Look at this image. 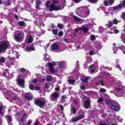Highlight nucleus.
I'll use <instances>...</instances> for the list:
<instances>
[{"mask_svg":"<svg viewBox=\"0 0 125 125\" xmlns=\"http://www.w3.org/2000/svg\"><path fill=\"white\" fill-rule=\"evenodd\" d=\"M33 83H38V80H37V79H34V80H33Z\"/></svg>","mask_w":125,"mask_h":125,"instance_id":"nucleus-62","label":"nucleus"},{"mask_svg":"<svg viewBox=\"0 0 125 125\" xmlns=\"http://www.w3.org/2000/svg\"><path fill=\"white\" fill-rule=\"evenodd\" d=\"M119 32V30H118V29H115L114 30V34H118Z\"/></svg>","mask_w":125,"mask_h":125,"instance_id":"nucleus-50","label":"nucleus"},{"mask_svg":"<svg viewBox=\"0 0 125 125\" xmlns=\"http://www.w3.org/2000/svg\"><path fill=\"white\" fill-rule=\"evenodd\" d=\"M112 22H113V24H118V23H119V21L117 19L114 20Z\"/></svg>","mask_w":125,"mask_h":125,"instance_id":"nucleus-41","label":"nucleus"},{"mask_svg":"<svg viewBox=\"0 0 125 125\" xmlns=\"http://www.w3.org/2000/svg\"><path fill=\"white\" fill-rule=\"evenodd\" d=\"M9 46H10V44L8 41L3 42L0 44V53H1L2 51H4V50L8 49Z\"/></svg>","mask_w":125,"mask_h":125,"instance_id":"nucleus-1","label":"nucleus"},{"mask_svg":"<svg viewBox=\"0 0 125 125\" xmlns=\"http://www.w3.org/2000/svg\"><path fill=\"white\" fill-rule=\"evenodd\" d=\"M81 89H82V90H85V89H86L85 86H84V85L81 86Z\"/></svg>","mask_w":125,"mask_h":125,"instance_id":"nucleus-46","label":"nucleus"},{"mask_svg":"<svg viewBox=\"0 0 125 125\" xmlns=\"http://www.w3.org/2000/svg\"><path fill=\"white\" fill-rule=\"evenodd\" d=\"M73 18L75 21L77 22H81L82 21V19L79 18V17H76L75 16H73Z\"/></svg>","mask_w":125,"mask_h":125,"instance_id":"nucleus-18","label":"nucleus"},{"mask_svg":"<svg viewBox=\"0 0 125 125\" xmlns=\"http://www.w3.org/2000/svg\"><path fill=\"white\" fill-rule=\"evenodd\" d=\"M60 107L61 110V111H62L61 114H63V111H64V107H63V105H62V104H60Z\"/></svg>","mask_w":125,"mask_h":125,"instance_id":"nucleus-32","label":"nucleus"},{"mask_svg":"<svg viewBox=\"0 0 125 125\" xmlns=\"http://www.w3.org/2000/svg\"><path fill=\"white\" fill-rule=\"evenodd\" d=\"M60 6H57L56 5H54L53 4H51L50 7H49V11H53V10H60Z\"/></svg>","mask_w":125,"mask_h":125,"instance_id":"nucleus-4","label":"nucleus"},{"mask_svg":"<svg viewBox=\"0 0 125 125\" xmlns=\"http://www.w3.org/2000/svg\"><path fill=\"white\" fill-rule=\"evenodd\" d=\"M27 124L28 125H32V120H28L27 122V124Z\"/></svg>","mask_w":125,"mask_h":125,"instance_id":"nucleus-47","label":"nucleus"},{"mask_svg":"<svg viewBox=\"0 0 125 125\" xmlns=\"http://www.w3.org/2000/svg\"><path fill=\"white\" fill-rule=\"evenodd\" d=\"M83 83H86L87 82H88V78L85 77L83 79L82 81Z\"/></svg>","mask_w":125,"mask_h":125,"instance_id":"nucleus-26","label":"nucleus"},{"mask_svg":"<svg viewBox=\"0 0 125 125\" xmlns=\"http://www.w3.org/2000/svg\"><path fill=\"white\" fill-rule=\"evenodd\" d=\"M54 66H56V62H52L48 63V66L49 68V71L51 74L57 73V70L54 69Z\"/></svg>","mask_w":125,"mask_h":125,"instance_id":"nucleus-2","label":"nucleus"},{"mask_svg":"<svg viewBox=\"0 0 125 125\" xmlns=\"http://www.w3.org/2000/svg\"><path fill=\"white\" fill-rule=\"evenodd\" d=\"M94 72H95V68L91 69V74H93V73H94Z\"/></svg>","mask_w":125,"mask_h":125,"instance_id":"nucleus-54","label":"nucleus"},{"mask_svg":"<svg viewBox=\"0 0 125 125\" xmlns=\"http://www.w3.org/2000/svg\"><path fill=\"white\" fill-rule=\"evenodd\" d=\"M100 83L102 86H104L105 84H104V82H103V80H100Z\"/></svg>","mask_w":125,"mask_h":125,"instance_id":"nucleus-44","label":"nucleus"},{"mask_svg":"<svg viewBox=\"0 0 125 125\" xmlns=\"http://www.w3.org/2000/svg\"><path fill=\"white\" fill-rule=\"evenodd\" d=\"M122 7H124V6H125V0H124V1L122 4Z\"/></svg>","mask_w":125,"mask_h":125,"instance_id":"nucleus-58","label":"nucleus"},{"mask_svg":"<svg viewBox=\"0 0 125 125\" xmlns=\"http://www.w3.org/2000/svg\"><path fill=\"white\" fill-rule=\"evenodd\" d=\"M104 3L105 6H108L109 5V2L108 0L104 1Z\"/></svg>","mask_w":125,"mask_h":125,"instance_id":"nucleus-30","label":"nucleus"},{"mask_svg":"<svg viewBox=\"0 0 125 125\" xmlns=\"http://www.w3.org/2000/svg\"><path fill=\"white\" fill-rule=\"evenodd\" d=\"M18 83L22 87L25 85V81L21 79H18Z\"/></svg>","mask_w":125,"mask_h":125,"instance_id":"nucleus-11","label":"nucleus"},{"mask_svg":"<svg viewBox=\"0 0 125 125\" xmlns=\"http://www.w3.org/2000/svg\"><path fill=\"white\" fill-rule=\"evenodd\" d=\"M79 30L80 31H83V33H84V34L88 33V31H89V29H88V28L85 27L84 25H83L82 26H81V27L79 28Z\"/></svg>","mask_w":125,"mask_h":125,"instance_id":"nucleus-7","label":"nucleus"},{"mask_svg":"<svg viewBox=\"0 0 125 125\" xmlns=\"http://www.w3.org/2000/svg\"><path fill=\"white\" fill-rule=\"evenodd\" d=\"M51 48L52 50H58L59 49V45L57 43H54L52 44Z\"/></svg>","mask_w":125,"mask_h":125,"instance_id":"nucleus-9","label":"nucleus"},{"mask_svg":"<svg viewBox=\"0 0 125 125\" xmlns=\"http://www.w3.org/2000/svg\"><path fill=\"white\" fill-rule=\"evenodd\" d=\"M100 91L103 93L106 92V89H105L104 88H102L100 89Z\"/></svg>","mask_w":125,"mask_h":125,"instance_id":"nucleus-42","label":"nucleus"},{"mask_svg":"<svg viewBox=\"0 0 125 125\" xmlns=\"http://www.w3.org/2000/svg\"><path fill=\"white\" fill-rule=\"evenodd\" d=\"M121 17L122 19H123V20H125V14L122 15V16H121Z\"/></svg>","mask_w":125,"mask_h":125,"instance_id":"nucleus-53","label":"nucleus"},{"mask_svg":"<svg viewBox=\"0 0 125 125\" xmlns=\"http://www.w3.org/2000/svg\"><path fill=\"white\" fill-rule=\"evenodd\" d=\"M111 110H113V111L118 112V111H120V110H121V106H120V105H112L111 106Z\"/></svg>","mask_w":125,"mask_h":125,"instance_id":"nucleus-6","label":"nucleus"},{"mask_svg":"<svg viewBox=\"0 0 125 125\" xmlns=\"http://www.w3.org/2000/svg\"><path fill=\"white\" fill-rule=\"evenodd\" d=\"M79 121H80L79 119V117L74 118L72 119V123H76V122H79Z\"/></svg>","mask_w":125,"mask_h":125,"instance_id":"nucleus-20","label":"nucleus"},{"mask_svg":"<svg viewBox=\"0 0 125 125\" xmlns=\"http://www.w3.org/2000/svg\"><path fill=\"white\" fill-rule=\"evenodd\" d=\"M0 63H5V59L4 58V57H0Z\"/></svg>","mask_w":125,"mask_h":125,"instance_id":"nucleus-19","label":"nucleus"},{"mask_svg":"<svg viewBox=\"0 0 125 125\" xmlns=\"http://www.w3.org/2000/svg\"><path fill=\"white\" fill-rule=\"evenodd\" d=\"M89 2H91V3H96L98 0H87Z\"/></svg>","mask_w":125,"mask_h":125,"instance_id":"nucleus-27","label":"nucleus"},{"mask_svg":"<svg viewBox=\"0 0 125 125\" xmlns=\"http://www.w3.org/2000/svg\"><path fill=\"white\" fill-rule=\"evenodd\" d=\"M81 7L84 10H87L86 12H85V14L87 16H89V14L90 13V10H89V9L88 8H87V7H86V6H82Z\"/></svg>","mask_w":125,"mask_h":125,"instance_id":"nucleus-8","label":"nucleus"},{"mask_svg":"<svg viewBox=\"0 0 125 125\" xmlns=\"http://www.w3.org/2000/svg\"><path fill=\"white\" fill-rule=\"evenodd\" d=\"M52 33L54 35H57V34H58V32L56 29H53Z\"/></svg>","mask_w":125,"mask_h":125,"instance_id":"nucleus-34","label":"nucleus"},{"mask_svg":"<svg viewBox=\"0 0 125 125\" xmlns=\"http://www.w3.org/2000/svg\"><path fill=\"white\" fill-rule=\"evenodd\" d=\"M51 97H52L53 99H57V98L59 97V94L56 92L53 93L51 95Z\"/></svg>","mask_w":125,"mask_h":125,"instance_id":"nucleus-12","label":"nucleus"},{"mask_svg":"<svg viewBox=\"0 0 125 125\" xmlns=\"http://www.w3.org/2000/svg\"><path fill=\"white\" fill-rule=\"evenodd\" d=\"M76 82V80H68V82L69 83V84H72L73 83H74Z\"/></svg>","mask_w":125,"mask_h":125,"instance_id":"nucleus-22","label":"nucleus"},{"mask_svg":"<svg viewBox=\"0 0 125 125\" xmlns=\"http://www.w3.org/2000/svg\"><path fill=\"white\" fill-rule=\"evenodd\" d=\"M21 73H24V72H26V69L24 68H21Z\"/></svg>","mask_w":125,"mask_h":125,"instance_id":"nucleus-48","label":"nucleus"},{"mask_svg":"<svg viewBox=\"0 0 125 125\" xmlns=\"http://www.w3.org/2000/svg\"><path fill=\"white\" fill-rule=\"evenodd\" d=\"M58 2H59V1L55 0H53L52 3V4H53L54 5H56V3H58Z\"/></svg>","mask_w":125,"mask_h":125,"instance_id":"nucleus-38","label":"nucleus"},{"mask_svg":"<svg viewBox=\"0 0 125 125\" xmlns=\"http://www.w3.org/2000/svg\"><path fill=\"white\" fill-rule=\"evenodd\" d=\"M58 36L59 37H62L63 36V31H60L59 33H58Z\"/></svg>","mask_w":125,"mask_h":125,"instance_id":"nucleus-40","label":"nucleus"},{"mask_svg":"<svg viewBox=\"0 0 125 125\" xmlns=\"http://www.w3.org/2000/svg\"><path fill=\"white\" fill-rule=\"evenodd\" d=\"M91 41H95L96 40V37L94 35H92L90 37Z\"/></svg>","mask_w":125,"mask_h":125,"instance_id":"nucleus-33","label":"nucleus"},{"mask_svg":"<svg viewBox=\"0 0 125 125\" xmlns=\"http://www.w3.org/2000/svg\"><path fill=\"white\" fill-rule=\"evenodd\" d=\"M7 118L9 123L12 122V117L11 116H7Z\"/></svg>","mask_w":125,"mask_h":125,"instance_id":"nucleus-23","label":"nucleus"},{"mask_svg":"<svg viewBox=\"0 0 125 125\" xmlns=\"http://www.w3.org/2000/svg\"><path fill=\"white\" fill-rule=\"evenodd\" d=\"M14 17L17 20H18V19H19V17L17 15H15Z\"/></svg>","mask_w":125,"mask_h":125,"instance_id":"nucleus-55","label":"nucleus"},{"mask_svg":"<svg viewBox=\"0 0 125 125\" xmlns=\"http://www.w3.org/2000/svg\"><path fill=\"white\" fill-rule=\"evenodd\" d=\"M36 7L37 9H39L40 8V6L41 4H42V1H40V0H37L36 1Z\"/></svg>","mask_w":125,"mask_h":125,"instance_id":"nucleus-14","label":"nucleus"},{"mask_svg":"<svg viewBox=\"0 0 125 125\" xmlns=\"http://www.w3.org/2000/svg\"><path fill=\"white\" fill-rule=\"evenodd\" d=\"M19 25L21 26V27H23L25 25V22L23 21H20L19 22Z\"/></svg>","mask_w":125,"mask_h":125,"instance_id":"nucleus-25","label":"nucleus"},{"mask_svg":"<svg viewBox=\"0 0 125 125\" xmlns=\"http://www.w3.org/2000/svg\"><path fill=\"white\" fill-rule=\"evenodd\" d=\"M36 90H40L41 88L39 87H35Z\"/></svg>","mask_w":125,"mask_h":125,"instance_id":"nucleus-64","label":"nucleus"},{"mask_svg":"<svg viewBox=\"0 0 125 125\" xmlns=\"http://www.w3.org/2000/svg\"><path fill=\"white\" fill-rule=\"evenodd\" d=\"M113 25L114 22H113V21H109L107 26L108 27V28H111V27H112Z\"/></svg>","mask_w":125,"mask_h":125,"instance_id":"nucleus-17","label":"nucleus"},{"mask_svg":"<svg viewBox=\"0 0 125 125\" xmlns=\"http://www.w3.org/2000/svg\"><path fill=\"white\" fill-rule=\"evenodd\" d=\"M58 28H59L61 30L63 29V24L59 23L58 24Z\"/></svg>","mask_w":125,"mask_h":125,"instance_id":"nucleus-35","label":"nucleus"},{"mask_svg":"<svg viewBox=\"0 0 125 125\" xmlns=\"http://www.w3.org/2000/svg\"><path fill=\"white\" fill-rule=\"evenodd\" d=\"M59 90H60V88H59V87H56L55 88V91H59Z\"/></svg>","mask_w":125,"mask_h":125,"instance_id":"nucleus-61","label":"nucleus"},{"mask_svg":"<svg viewBox=\"0 0 125 125\" xmlns=\"http://www.w3.org/2000/svg\"><path fill=\"white\" fill-rule=\"evenodd\" d=\"M59 65H60V67L62 68H64V63L63 62H59Z\"/></svg>","mask_w":125,"mask_h":125,"instance_id":"nucleus-37","label":"nucleus"},{"mask_svg":"<svg viewBox=\"0 0 125 125\" xmlns=\"http://www.w3.org/2000/svg\"><path fill=\"white\" fill-rule=\"evenodd\" d=\"M85 109H89V106H90V101L86 100L84 104Z\"/></svg>","mask_w":125,"mask_h":125,"instance_id":"nucleus-10","label":"nucleus"},{"mask_svg":"<svg viewBox=\"0 0 125 125\" xmlns=\"http://www.w3.org/2000/svg\"><path fill=\"white\" fill-rule=\"evenodd\" d=\"M52 76L51 75H47L46 80L48 82H51L52 81Z\"/></svg>","mask_w":125,"mask_h":125,"instance_id":"nucleus-16","label":"nucleus"},{"mask_svg":"<svg viewBox=\"0 0 125 125\" xmlns=\"http://www.w3.org/2000/svg\"><path fill=\"white\" fill-rule=\"evenodd\" d=\"M22 39V35H21V33H19L14 36V40H15L16 42H19V41H21Z\"/></svg>","mask_w":125,"mask_h":125,"instance_id":"nucleus-5","label":"nucleus"},{"mask_svg":"<svg viewBox=\"0 0 125 125\" xmlns=\"http://www.w3.org/2000/svg\"><path fill=\"white\" fill-rule=\"evenodd\" d=\"M24 97L25 98V99H26L27 100H28V101H30L31 100H32V99H33V97L29 96V97H27V96H24Z\"/></svg>","mask_w":125,"mask_h":125,"instance_id":"nucleus-24","label":"nucleus"},{"mask_svg":"<svg viewBox=\"0 0 125 125\" xmlns=\"http://www.w3.org/2000/svg\"><path fill=\"white\" fill-rule=\"evenodd\" d=\"M120 8H123V6L122 5V4H120L118 5L117 6H115L113 7V10H118V9H120Z\"/></svg>","mask_w":125,"mask_h":125,"instance_id":"nucleus-13","label":"nucleus"},{"mask_svg":"<svg viewBox=\"0 0 125 125\" xmlns=\"http://www.w3.org/2000/svg\"><path fill=\"white\" fill-rule=\"evenodd\" d=\"M33 41H34V39H33V37L30 36L28 40V43H31L32 42H33Z\"/></svg>","mask_w":125,"mask_h":125,"instance_id":"nucleus-21","label":"nucleus"},{"mask_svg":"<svg viewBox=\"0 0 125 125\" xmlns=\"http://www.w3.org/2000/svg\"><path fill=\"white\" fill-rule=\"evenodd\" d=\"M26 49L27 51H28V52H30L31 51H34V50H35V48H34V47L33 46H31V47H26Z\"/></svg>","mask_w":125,"mask_h":125,"instance_id":"nucleus-15","label":"nucleus"},{"mask_svg":"<svg viewBox=\"0 0 125 125\" xmlns=\"http://www.w3.org/2000/svg\"><path fill=\"white\" fill-rule=\"evenodd\" d=\"M29 88L31 90H35V86L33 84H29Z\"/></svg>","mask_w":125,"mask_h":125,"instance_id":"nucleus-28","label":"nucleus"},{"mask_svg":"<svg viewBox=\"0 0 125 125\" xmlns=\"http://www.w3.org/2000/svg\"><path fill=\"white\" fill-rule=\"evenodd\" d=\"M33 125H39V121L36 120V122L33 124Z\"/></svg>","mask_w":125,"mask_h":125,"instance_id":"nucleus-56","label":"nucleus"},{"mask_svg":"<svg viewBox=\"0 0 125 125\" xmlns=\"http://www.w3.org/2000/svg\"><path fill=\"white\" fill-rule=\"evenodd\" d=\"M78 119L80 121V120H82V119H84V115H79V116L78 117Z\"/></svg>","mask_w":125,"mask_h":125,"instance_id":"nucleus-31","label":"nucleus"},{"mask_svg":"<svg viewBox=\"0 0 125 125\" xmlns=\"http://www.w3.org/2000/svg\"><path fill=\"white\" fill-rule=\"evenodd\" d=\"M2 113V106H0V115Z\"/></svg>","mask_w":125,"mask_h":125,"instance_id":"nucleus-51","label":"nucleus"},{"mask_svg":"<svg viewBox=\"0 0 125 125\" xmlns=\"http://www.w3.org/2000/svg\"><path fill=\"white\" fill-rule=\"evenodd\" d=\"M93 67H94V64H92V65H91L89 67V68L90 69H92V68H93Z\"/></svg>","mask_w":125,"mask_h":125,"instance_id":"nucleus-59","label":"nucleus"},{"mask_svg":"<svg viewBox=\"0 0 125 125\" xmlns=\"http://www.w3.org/2000/svg\"><path fill=\"white\" fill-rule=\"evenodd\" d=\"M13 100H18V97H13Z\"/></svg>","mask_w":125,"mask_h":125,"instance_id":"nucleus-60","label":"nucleus"},{"mask_svg":"<svg viewBox=\"0 0 125 125\" xmlns=\"http://www.w3.org/2000/svg\"><path fill=\"white\" fill-rule=\"evenodd\" d=\"M108 3L111 5V4H113L114 3V1L113 0H108Z\"/></svg>","mask_w":125,"mask_h":125,"instance_id":"nucleus-45","label":"nucleus"},{"mask_svg":"<svg viewBox=\"0 0 125 125\" xmlns=\"http://www.w3.org/2000/svg\"><path fill=\"white\" fill-rule=\"evenodd\" d=\"M100 84V80L95 83L96 85H99Z\"/></svg>","mask_w":125,"mask_h":125,"instance_id":"nucleus-57","label":"nucleus"},{"mask_svg":"<svg viewBox=\"0 0 125 125\" xmlns=\"http://www.w3.org/2000/svg\"><path fill=\"white\" fill-rule=\"evenodd\" d=\"M35 104L40 108H43L45 106V102L38 99L35 100Z\"/></svg>","mask_w":125,"mask_h":125,"instance_id":"nucleus-3","label":"nucleus"},{"mask_svg":"<svg viewBox=\"0 0 125 125\" xmlns=\"http://www.w3.org/2000/svg\"><path fill=\"white\" fill-rule=\"evenodd\" d=\"M7 4L8 5H10V1H9V0H8L7 1Z\"/></svg>","mask_w":125,"mask_h":125,"instance_id":"nucleus-63","label":"nucleus"},{"mask_svg":"<svg viewBox=\"0 0 125 125\" xmlns=\"http://www.w3.org/2000/svg\"><path fill=\"white\" fill-rule=\"evenodd\" d=\"M50 3V1L48 0L46 1V6L47 8H49V7L50 6H49Z\"/></svg>","mask_w":125,"mask_h":125,"instance_id":"nucleus-29","label":"nucleus"},{"mask_svg":"<svg viewBox=\"0 0 125 125\" xmlns=\"http://www.w3.org/2000/svg\"><path fill=\"white\" fill-rule=\"evenodd\" d=\"M24 96H27L28 97H29L31 96V93H27L24 95Z\"/></svg>","mask_w":125,"mask_h":125,"instance_id":"nucleus-52","label":"nucleus"},{"mask_svg":"<svg viewBox=\"0 0 125 125\" xmlns=\"http://www.w3.org/2000/svg\"><path fill=\"white\" fill-rule=\"evenodd\" d=\"M82 0H73V1L75 3H79V2H81V1H82Z\"/></svg>","mask_w":125,"mask_h":125,"instance_id":"nucleus-43","label":"nucleus"},{"mask_svg":"<svg viewBox=\"0 0 125 125\" xmlns=\"http://www.w3.org/2000/svg\"><path fill=\"white\" fill-rule=\"evenodd\" d=\"M89 55H94V52L93 51H91L89 53Z\"/></svg>","mask_w":125,"mask_h":125,"instance_id":"nucleus-49","label":"nucleus"},{"mask_svg":"<svg viewBox=\"0 0 125 125\" xmlns=\"http://www.w3.org/2000/svg\"><path fill=\"white\" fill-rule=\"evenodd\" d=\"M72 111L73 114H76L77 113V110L76 109V107H75V106H72Z\"/></svg>","mask_w":125,"mask_h":125,"instance_id":"nucleus-36","label":"nucleus"},{"mask_svg":"<svg viewBox=\"0 0 125 125\" xmlns=\"http://www.w3.org/2000/svg\"><path fill=\"white\" fill-rule=\"evenodd\" d=\"M103 101H104V100L102 98H100L98 100L99 103H101V102H103Z\"/></svg>","mask_w":125,"mask_h":125,"instance_id":"nucleus-39","label":"nucleus"}]
</instances>
